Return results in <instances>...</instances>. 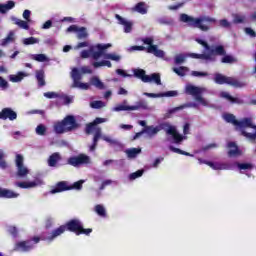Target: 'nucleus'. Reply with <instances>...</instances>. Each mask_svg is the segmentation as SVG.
<instances>
[{
    "label": "nucleus",
    "mask_w": 256,
    "mask_h": 256,
    "mask_svg": "<svg viewBox=\"0 0 256 256\" xmlns=\"http://www.w3.org/2000/svg\"><path fill=\"white\" fill-rule=\"evenodd\" d=\"M66 231H70V233H74L77 236L90 235V233H93V229H85L80 219H70V221H67L65 225H60V227L54 229L52 233L46 238V240L50 242L55 241L57 237H60Z\"/></svg>",
    "instance_id": "f257e3e1"
},
{
    "label": "nucleus",
    "mask_w": 256,
    "mask_h": 256,
    "mask_svg": "<svg viewBox=\"0 0 256 256\" xmlns=\"http://www.w3.org/2000/svg\"><path fill=\"white\" fill-rule=\"evenodd\" d=\"M223 118L225 122L235 125V128L240 130L241 135L255 141L256 126L253 124L252 118H243L242 120H237L234 114H224Z\"/></svg>",
    "instance_id": "f03ea898"
},
{
    "label": "nucleus",
    "mask_w": 256,
    "mask_h": 256,
    "mask_svg": "<svg viewBox=\"0 0 256 256\" xmlns=\"http://www.w3.org/2000/svg\"><path fill=\"white\" fill-rule=\"evenodd\" d=\"M180 22H185L188 26L192 28H199L203 32H208L211 30V24L217 22L216 18L212 16H190L186 12H182L179 18Z\"/></svg>",
    "instance_id": "7ed1b4c3"
},
{
    "label": "nucleus",
    "mask_w": 256,
    "mask_h": 256,
    "mask_svg": "<svg viewBox=\"0 0 256 256\" xmlns=\"http://www.w3.org/2000/svg\"><path fill=\"white\" fill-rule=\"evenodd\" d=\"M196 42L204 46V48L208 51L207 54H197L196 52H191L189 56L191 58H200L202 60H213V56L215 54H225V47L222 44L218 46H210L206 40H202V38H196Z\"/></svg>",
    "instance_id": "20e7f679"
},
{
    "label": "nucleus",
    "mask_w": 256,
    "mask_h": 256,
    "mask_svg": "<svg viewBox=\"0 0 256 256\" xmlns=\"http://www.w3.org/2000/svg\"><path fill=\"white\" fill-rule=\"evenodd\" d=\"M142 42L144 44H147L146 46H131L130 50H146L149 54H154V56H157L158 58H164L165 52L164 50H161L158 48L157 44H154V38L152 36H146L145 38H142Z\"/></svg>",
    "instance_id": "39448f33"
},
{
    "label": "nucleus",
    "mask_w": 256,
    "mask_h": 256,
    "mask_svg": "<svg viewBox=\"0 0 256 256\" xmlns=\"http://www.w3.org/2000/svg\"><path fill=\"white\" fill-rule=\"evenodd\" d=\"M78 127L79 122H77L75 116H66L61 122L54 124V131L56 133H65V131H73Z\"/></svg>",
    "instance_id": "423d86ee"
},
{
    "label": "nucleus",
    "mask_w": 256,
    "mask_h": 256,
    "mask_svg": "<svg viewBox=\"0 0 256 256\" xmlns=\"http://www.w3.org/2000/svg\"><path fill=\"white\" fill-rule=\"evenodd\" d=\"M85 183L84 179H80L79 181H75L73 185H68L67 181H59L56 185L51 189L50 193H62L63 191H70L71 189H83V184Z\"/></svg>",
    "instance_id": "0eeeda50"
},
{
    "label": "nucleus",
    "mask_w": 256,
    "mask_h": 256,
    "mask_svg": "<svg viewBox=\"0 0 256 256\" xmlns=\"http://www.w3.org/2000/svg\"><path fill=\"white\" fill-rule=\"evenodd\" d=\"M167 129L165 130L167 135H171L174 139V143L181 144L183 139H187V135L190 131V124H185L183 128L184 135L179 134L177 128L175 126H171V124H164Z\"/></svg>",
    "instance_id": "6e6552de"
},
{
    "label": "nucleus",
    "mask_w": 256,
    "mask_h": 256,
    "mask_svg": "<svg viewBox=\"0 0 256 256\" xmlns=\"http://www.w3.org/2000/svg\"><path fill=\"white\" fill-rule=\"evenodd\" d=\"M40 237H32L31 239H27L26 241H19L14 245L13 251H22V253H29V251H33L35 246L40 243Z\"/></svg>",
    "instance_id": "1a4fd4ad"
},
{
    "label": "nucleus",
    "mask_w": 256,
    "mask_h": 256,
    "mask_svg": "<svg viewBox=\"0 0 256 256\" xmlns=\"http://www.w3.org/2000/svg\"><path fill=\"white\" fill-rule=\"evenodd\" d=\"M214 82L216 84H229V86H233L234 88H244L246 86L245 82H240V80H237V78L224 76L220 73H216L214 75Z\"/></svg>",
    "instance_id": "9d476101"
},
{
    "label": "nucleus",
    "mask_w": 256,
    "mask_h": 256,
    "mask_svg": "<svg viewBox=\"0 0 256 256\" xmlns=\"http://www.w3.org/2000/svg\"><path fill=\"white\" fill-rule=\"evenodd\" d=\"M134 76L140 78L142 82H155L158 86L162 84L161 76L156 72L149 76L146 74L145 70L138 68L137 70H134Z\"/></svg>",
    "instance_id": "9b49d317"
},
{
    "label": "nucleus",
    "mask_w": 256,
    "mask_h": 256,
    "mask_svg": "<svg viewBox=\"0 0 256 256\" xmlns=\"http://www.w3.org/2000/svg\"><path fill=\"white\" fill-rule=\"evenodd\" d=\"M67 163L73 167H81V165H89V163H92V160L86 153H79L78 155L68 157Z\"/></svg>",
    "instance_id": "f8f14e48"
},
{
    "label": "nucleus",
    "mask_w": 256,
    "mask_h": 256,
    "mask_svg": "<svg viewBox=\"0 0 256 256\" xmlns=\"http://www.w3.org/2000/svg\"><path fill=\"white\" fill-rule=\"evenodd\" d=\"M185 93L188 94L189 96H194L195 100L202 104V106H208L207 100L203 98L202 96V89L199 88L198 86H193L192 84H188L186 86Z\"/></svg>",
    "instance_id": "ddd939ff"
},
{
    "label": "nucleus",
    "mask_w": 256,
    "mask_h": 256,
    "mask_svg": "<svg viewBox=\"0 0 256 256\" xmlns=\"http://www.w3.org/2000/svg\"><path fill=\"white\" fill-rule=\"evenodd\" d=\"M71 76L73 80L72 88H80L81 90H89L90 85L88 83L81 82L83 76L79 72V68H73L71 71Z\"/></svg>",
    "instance_id": "4468645a"
},
{
    "label": "nucleus",
    "mask_w": 256,
    "mask_h": 256,
    "mask_svg": "<svg viewBox=\"0 0 256 256\" xmlns=\"http://www.w3.org/2000/svg\"><path fill=\"white\" fill-rule=\"evenodd\" d=\"M148 104L145 102V100H140L135 104V106H124L121 104L120 106H116L114 108L115 112H122V111H128V110H148Z\"/></svg>",
    "instance_id": "2eb2a0df"
},
{
    "label": "nucleus",
    "mask_w": 256,
    "mask_h": 256,
    "mask_svg": "<svg viewBox=\"0 0 256 256\" xmlns=\"http://www.w3.org/2000/svg\"><path fill=\"white\" fill-rule=\"evenodd\" d=\"M0 120H10L13 122L14 120H17V112H14L12 108H3L0 112Z\"/></svg>",
    "instance_id": "dca6fc26"
},
{
    "label": "nucleus",
    "mask_w": 256,
    "mask_h": 256,
    "mask_svg": "<svg viewBox=\"0 0 256 256\" xmlns=\"http://www.w3.org/2000/svg\"><path fill=\"white\" fill-rule=\"evenodd\" d=\"M144 95L148 96L149 98H164V97L171 98V97L178 96V92L177 90H169L168 92H163L160 94L145 92Z\"/></svg>",
    "instance_id": "f3484780"
},
{
    "label": "nucleus",
    "mask_w": 256,
    "mask_h": 256,
    "mask_svg": "<svg viewBox=\"0 0 256 256\" xmlns=\"http://www.w3.org/2000/svg\"><path fill=\"white\" fill-rule=\"evenodd\" d=\"M227 146L229 147V150H228L229 157H238L239 155H242V151L237 145V143H235V141H229L227 143Z\"/></svg>",
    "instance_id": "a211bd4d"
},
{
    "label": "nucleus",
    "mask_w": 256,
    "mask_h": 256,
    "mask_svg": "<svg viewBox=\"0 0 256 256\" xmlns=\"http://www.w3.org/2000/svg\"><path fill=\"white\" fill-rule=\"evenodd\" d=\"M111 44H97L98 50H91V56L94 60H99L104 55V51L109 48Z\"/></svg>",
    "instance_id": "6ab92c4d"
},
{
    "label": "nucleus",
    "mask_w": 256,
    "mask_h": 256,
    "mask_svg": "<svg viewBox=\"0 0 256 256\" xmlns=\"http://www.w3.org/2000/svg\"><path fill=\"white\" fill-rule=\"evenodd\" d=\"M199 163H205L206 165H209V167H212V169H229V165L227 163H215L213 161H208L207 159H198Z\"/></svg>",
    "instance_id": "aec40b11"
},
{
    "label": "nucleus",
    "mask_w": 256,
    "mask_h": 256,
    "mask_svg": "<svg viewBox=\"0 0 256 256\" xmlns=\"http://www.w3.org/2000/svg\"><path fill=\"white\" fill-rule=\"evenodd\" d=\"M115 17L120 22V24H123L124 26V32H131L133 28V22L130 20H126V18H123L120 14H115Z\"/></svg>",
    "instance_id": "412c9836"
},
{
    "label": "nucleus",
    "mask_w": 256,
    "mask_h": 256,
    "mask_svg": "<svg viewBox=\"0 0 256 256\" xmlns=\"http://www.w3.org/2000/svg\"><path fill=\"white\" fill-rule=\"evenodd\" d=\"M43 183V181H17L16 186L21 189H30L31 187H37V185Z\"/></svg>",
    "instance_id": "4be33fe9"
},
{
    "label": "nucleus",
    "mask_w": 256,
    "mask_h": 256,
    "mask_svg": "<svg viewBox=\"0 0 256 256\" xmlns=\"http://www.w3.org/2000/svg\"><path fill=\"white\" fill-rule=\"evenodd\" d=\"M62 155L58 151L52 153L50 157H48V165L50 167H57L59 161H61Z\"/></svg>",
    "instance_id": "5701e85b"
},
{
    "label": "nucleus",
    "mask_w": 256,
    "mask_h": 256,
    "mask_svg": "<svg viewBox=\"0 0 256 256\" xmlns=\"http://www.w3.org/2000/svg\"><path fill=\"white\" fill-rule=\"evenodd\" d=\"M0 197L4 199H15L19 197V193H16L11 189H3L2 187H0Z\"/></svg>",
    "instance_id": "b1692460"
},
{
    "label": "nucleus",
    "mask_w": 256,
    "mask_h": 256,
    "mask_svg": "<svg viewBox=\"0 0 256 256\" xmlns=\"http://www.w3.org/2000/svg\"><path fill=\"white\" fill-rule=\"evenodd\" d=\"M106 122L105 118H95L93 122H90V124H87L85 127L86 133H93L94 129H96V125H99V123Z\"/></svg>",
    "instance_id": "393cba45"
},
{
    "label": "nucleus",
    "mask_w": 256,
    "mask_h": 256,
    "mask_svg": "<svg viewBox=\"0 0 256 256\" xmlns=\"http://www.w3.org/2000/svg\"><path fill=\"white\" fill-rule=\"evenodd\" d=\"M215 56H223L221 58V62L223 64H233L234 62H237V60H236V58H234V56L227 54L225 48H224V54H215Z\"/></svg>",
    "instance_id": "a878e982"
},
{
    "label": "nucleus",
    "mask_w": 256,
    "mask_h": 256,
    "mask_svg": "<svg viewBox=\"0 0 256 256\" xmlns=\"http://www.w3.org/2000/svg\"><path fill=\"white\" fill-rule=\"evenodd\" d=\"M221 97L231 102V104H244V100L241 98H234L228 92H221Z\"/></svg>",
    "instance_id": "bb28decb"
},
{
    "label": "nucleus",
    "mask_w": 256,
    "mask_h": 256,
    "mask_svg": "<svg viewBox=\"0 0 256 256\" xmlns=\"http://www.w3.org/2000/svg\"><path fill=\"white\" fill-rule=\"evenodd\" d=\"M16 2L14 0H8L6 4H0V12L1 14H6V12L11 11L14 9Z\"/></svg>",
    "instance_id": "cd10ccee"
},
{
    "label": "nucleus",
    "mask_w": 256,
    "mask_h": 256,
    "mask_svg": "<svg viewBox=\"0 0 256 256\" xmlns=\"http://www.w3.org/2000/svg\"><path fill=\"white\" fill-rule=\"evenodd\" d=\"M12 20L14 24H17L19 28H23L24 30L30 29V24L26 20H22L21 18H17L16 16H12Z\"/></svg>",
    "instance_id": "c85d7f7f"
},
{
    "label": "nucleus",
    "mask_w": 256,
    "mask_h": 256,
    "mask_svg": "<svg viewBox=\"0 0 256 256\" xmlns=\"http://www.w3.org/2000/svg\"><path fill=\"white\" fill-rule=\"evenodd\" d=\"M102 137L101 128H97L93 137V143L90 145V151H94L98 145L99 139Z\"/></svg>",
    "instance_id": "c756f323"
},
{
    "label": "nucleus",
    "mask_w": 256,
    "mask_h": 256,
    "mask_svg": "<svg viewBox=\"0 0 256 256\" xmlns=\"http://www.w3.org/2000/svg\"><path fill=\"white\" fill-rule=\"evenodd\" d=\"M90 83L92 86H95V88H98V90H105L106 86L102 80L98 76H93L90 80Z\"/></svg>",
    "instance_id": "7c9ffc66"
},
{
    "label": "nucleus",
    "mask_w": 256,
    "mask_h": 256,
    "mask_svg": "<svg viewBox=\"0 0 256 256\" xmlns=\"http://www.w3.org/2000/svg\"><path fill=\"white\" fill-rule=\"evenodd\" d=\"M36 80L38 82L39 87L46 86V80H45V72L44 70H37L36 71Z\"/></svg>",
    "instance_id": "2f4dec72"
},
{
    "label": "nucleus",
    "mask_w": 256,
    "mask_h": 256,
    "mask_svg": "<svg viewBox=\"0 0 256 256\" xmlns=\"http://www.w3.org/2000/svg\"><path fill=\"white\" fill-rule=\"evenodd\" d=\"M15 41V32L10 30L5 38L1 40V46H7L11 42Z\"/></svg>",
    "instance_id": "473e14b6"
},
{
    "label": "nucleus",
    "mask_w": 256,
    "mask_h": 256,
    "mask_svg": "<svg viewBox=\"0 0 256 256\" xmlns=\"http://www.w3.org/2000/svg\"><path fill=\"white\" fill-rule=\"evenodd\" d=\"M134 11L140 14H147L148 8L146 2H137L134 6Z\"/></svg>",
    "instance_id": "72a5a7b5"
},
{
    "label": "nucleus",
    "mask_w": 256,
    "mask_h": 256,
    "mask_svg": "<svg viewBox=\"0 0 256 256\" xmlns=\"http://www.w3.org/2000/svg\"><path fill=\"white\" fill-rule=\"evenodd\" d=\"M89 33L87 32V28L85 26H81L79 28L78 26V30H77V38L79 40H82L83 38H88Z\"/></svg>",
    "instance_id": "f704fd0d"
},
{
    "label": "nucleus",
    "mask_w": 256,
    "mask_h": 256,
    "mask_svg": "<svg viewBox=\"0 0 256 256\" xmlns=\"http://www.w3.org/2000/svg\"><path fill=\"white\" fill-rule=\"evenodd\" d=\"M110 60V58H106V60H101L100 62H93V66L94 68H100L101 66L112 68V62Z\"/></svg>",
    "instance_id": "c9c22d12"
},
{
    "label": "nucleus",
    "mask_w": 256,
    "mask_h": 256,
    "mask_svg": "<svg viewBox=\"0 0 256 256\" xmlns=\"http://www.w3.org/2000/svg\"><path fill=\"white\" fill-rule=\"evenodd\" d=\"M24 76H27L25 72H18V74H11L9 78L11 82H21Z\"/></svg>",
    "instance_id": "e433bc0d"
},
{
    "label": "nucleus",
    "mask_w": 256,
    "mask_h": 256,
    "mask_svg": "<svg viewBox=\"0 0 256 256\" xmlns=\"http://www.w3.org/2000/svg\"><path fill=\"white\" fill-rule=\"evenodd\" d=\"M30 171L27 167L24 165V161L21 162V168L19 171H17L18 177H27L29 175Z\"/></svg>",
    "instance_id": "4c0bfd02"
},
{
    "label": "nucleus",
    "mask_w": 256,
    "mask_h": 256,
    "mask_svg": "<svg viewBox=\"0 0 256 256\" xmlns=\"http://www.w3.org/2000/svg\"><path fill=\"white\" fill-rule=\"evenodd\" d=\"M128 157H137L138 153H141L140 147H132L131 149H127L126 151Z\"/></svg>",
    "instance_id": "58836bf2"
},
{
    "label": "nucleus",
    "mask_w": 256,
    "mask_h": 256,
    "mask_svg": "<svg viewBox=\"0 0 256 256\" xmlns=\"http://www.w3.org/2000/svg\"><path fill=\"white\" fill-rule=\"evenodd\" d=\"M169 149L171 151H174V153H180V155H188V156L193 157L192 153H189L188 151H184L183 149H180L179 147H174V145H170Z\"/></svg>",
    "instance_id": "ea45409f"
},
{
    "label": "nucleus",
    "mask_w": 256,
    "mask_h": 256,
    "mask_svg": "<svg viewBox=\"0 0 256 256\" xmlns=\"http://www.w3.org/2000/svg\"><path fill=\"white\" fill-rule=\"evenodd\" d=\"M236 166L240 171L253 169L254 167L253 163H240L239 161L236 162Z\"/></svg>",
    "instance_id": "a19ab883"
},
{
    "label": "nucleus",
    "mask_w": 256,
    "mask_h": 256,
    "mask_svg": "<svg viewBox=\"0 0 256 256\" xmlns=\"http://www.w3.org/2000/svg\"><path fill=\"white\" fill-rule=\"evenodd\" d=\"M95 211H96L97 215H99L100 217H106L107 216L106 209L103 205H96L95 206Z\"/></svg>",
    "instance_id": "79ce46f5"
},
{
    "label": "nucleus",
    "mask_w": 256,
    "mask_h": 256,
    "mask_svg": "<svg viewBox=\"0 0 256 256\" xmlns=\"http://www.w3.org/2000/svg\"><path fill=\"white\" fill-rule=\"evenodd\" d=\"M189 54H177L174 58L175 64H183Z\"/></svg>",
    "instance_id": "37998d69"
},
{
    "label": "nucleus",
    "mask_w": 256,
    "mask_h": 256,
    "mask_svg": "<svg viewBox=\"0 0 256 256\" xmlns=\"http://www.w3.org/2000/svg\"><path fill=\"white\" fill-rule=\"evenodd\" d=\"M144 169H138L137 171H134L133 173H130L129 179L133 181L134 179H138V177H142L144 173Z\"/></svg>",
    "instance_id": "c03bdc74"
},
{
    "label": "nucleus",
    "mask_w": 256,
    "mask_h": 256,
    "mask_svg": "<svg viewBox=\"0 0 256 256\" xmlns=\"http://www.w3.org/2000/svg\"><path fill=\"white\" fill-rule=\"evenodd\" d=\"M173 71L178 74V76H186L188 68L186 66H180L179 68H173Z\"/></svg>",
    "instance_id": "a18cd8bd"
},
{
    "label": "nucleus",
    "mask_w": 256,
    "mask_h": 256,
    "mask_svg": "<svg viewBox=\"0 0 256 256\" xmlns=\"http://www.w3.org/2000/svg\"><path fill=\"white\" fill-rule=\"evenodd\" d=\"M245 20H246V16L242 14H234V17H233L234 24H241L245 22Z\"/></svg>",
    "instance_id": "49530a36"
},
{
    "label": "nucleus",
    "mask_w": 256,
    "mask_h": 256,
    "mask_svg": "<svg viewBox=\"0 0 256 256\" xmlns=\"http://www.w3.org/2000/svg\"><path fill=\"white\" fill-rule=\"evenodd\" d=\"M39 42V38H35V36H29V38H24L23 43L26 45L37 44Z\"/></svg>",
    "instance_id": "de8ad7c7"
},
{
    "label": "nucleus",
    "mask_w": 256,
    "mask_h": 256,
    "mask_svg": "<svg viewBox=\"0 0 256 256\" xmlns=\"http://www.w3.org/2000/svg\"><path fill=\"white\" fill-rule=\"evenodd\" d=\"M7 161L5 160V153L4 151L0 150V168L6 169Z\"/></svg>",
    "instance_id": "09e8293b"
},
{
    "label": "nucleus",
    "mask_w": 256,
    "mask_h": 256,
    "mask_svg": "<svg viewBox=\"0 0 256 256\" xmlns=\"http://www.w3.org/2000/svg\"><path fill=\"white\" fill-rule=\"evenodd\" d=\"M33 59L37 62H47L48 60L46 54H34Z\"/></svg>",
    "instance_id": "8fccbe9b"
},
{
    "label": "nucleus",
    "mask_w": 256,
    "mask_h": 256,
    "mask_svg": "<svg viewBox=\"0 0 256 256\" xmlns=\"http://www.w3.org/2000/svg\"><path fill=\"white\" fill-rule=\"evenodd\" d=\"M23 161H24L23 155H21L20 153H18V154L16 155L17 171H20L21 165H22V162H23Z\"/></svg>",
    "instance_id": "3c124183"
},
{
    "label": "nucleus",
    "mask_w": 256,
    "mask_h": 256,
    "mask_svg": "<svg viewBox=\"0 0 256 256\" xmlns=\"http://www.w3.org/2000/svg\"><path fill=\"white\" fill-rule=\"evenodd\" d=\"M104 102H102L101 100H95L94 102H91L90 106L91 108L94 109H100L104 107Z\"/></svg>",
    "instance_id": "603ef678"
},
{
    "label": "nucleus",
    "mask_w": 256,
    "mask_h": 256,
    "mask_svg": "<svg viewBox=\"0 0 256 256\" xmlns=\"http://www.w3.org/2000/svg\"><path fill=\"white\" fill-rule=\"evenodd\" d=\"M46 131L47 128L44 126V124H39V126L36 128V133H38V135H45Z\"/></svg>",
    "instance_id": "864d4df0"
},
{
    "label": "nucleus",
    "mask_w": 256,
    "mask_h": 256,
    "mask_svg": "<svg viewBox=\"0 0 256 256\" xmlns=\"http://www.w3.org/2000/svg\"><path fill=\"white\" fill-rule=\"evenodd\" d=\"M104 58H110V60H114L116 62H119L121 60V56L117 54H104Z\"/></svg>",
    "instance_id": "5fc2aeb1"
},
{
    "label": "nucleus",
    "mask_w": 256,
    "mask_h": 256,
    "mask_svg": "<svg viewBox=\"0 0 256 256\" xmlns=\"http://www.w3.org/2000/svg\"><path fill=\"white\" fill-rule=\"evenodd\" d=\"M159 128H154V126H147L146 132L150 133V135H156L158 133Z\"/></svg>",
    "instance_id": "6e6d98bb"
},
{
    "label": "nucleus",
    "mask_w": 256,
    "mask_h": 256,
    "mask_svg": "<svg viewBox=\"0 0 256 256\" xmlns=\"http://www.w3.org/2000/svg\"><path fill=\"white\" fill-rule=\"evenodd\" d=\"M44 96L45 98H49V99L60 97L59 94H57V92H44Z\"/></svg>",
    "instance_id": "4d7b16f0"
},
{
    "label": "nucleus",
    "mask_w": 256,
    "mask_h": 256,
    "mask_svg": "<svg viewBox=\"0 0 256 256\" xmlns=\"http://www.w3.org/2000/svg\"><path fill=\"white\" fill-rule=\"evenodd\" d=\"M23 18H25V21L28 22V24H29V22L31 20V10H24Z\"/></svg>",
    "instance_id": "13d9d810"
},
{
    "label": "nucleus",
    "mask_w": 256,
    "mask_h": 256,
    "mask_svg": "<svg viewBox=\"0 0 256 256\" xmlns=\"http://www.w3.org/2000/svg\"><path fill=\"white\" fill-rule=\"evenodd\" d=\"M220 26H223L224 28H230L231 22H229V20H227V18H222L220 20Z\"/></svg>",
    "instance_id": "bf43d9fd"
},
{
    "label": "nucleus",
    "mask_w": 256,
    "mask_h": 256,
    "mask_svg": "<svg viewBox=\"0 0 256 256\" xmlns=\"http://www.w3.org/2000/svg\"><path fill=\"white\" fill-rule=\"evenodd\" d=\"M112 184V180L111 179H105V181H102L99 189L102 191L103 189H105L108 185Z\"/></svg>",
    "instance_id": "052dcab7"
},
{
    "label": "nucleus",
    "mask_w": 256,
    "mask_h": 256,
    "mask_svg": "<svg viewBox=\"0 0 256 256\" xmlns=\"http://www.w3.org/2000/svg\"><path fill=\"white\" fill-rule=\"evenodd\" d=\"M9 84L7 82V80H5V78H3V76H0V88L6 89L8 88Z\"/></svg>",
    "instance_id": "680f3d73"
},
{
    "label": "nucleus",
    "mask_w": 256,
    "mask_h": 256,
    "mask_svg": "<svg viewBox=\"0 0 256 256\" xmlns=\"http://www.w3.org/2000/svg\"><path fill=\"white\" fill-rule=\"evenodd\" d=\"M81 72L82 74H92L93 70L89 66H82Z\"/></svg>",
    "instance_id": "e2e57ef3"
},
{
    "label": "nucleus",
    "mask_w": 256,
    "mask_h": 256,
    "mask_svg": "<svg viewBox=\"0 0 256 256\" xmlns=\"http://www.w3.org/2000/svg\"><path fill=\"white\" fill-rule=\"evenodd\" d=\"M79 26L77 24H71V26H68L67 32H78Z\"/></svg>",
    "instance_id": "0e129e2a"
},
{
    "label": "nucleus",
    "mask_w": 256,
    "mask_h": 256,
    "mask_svg": "<svg viewBox=\"0 0 256 256\" xmlns=\"http://www.w3.org/2000/svg\"><path fill=\"white\" fill-rule=\"evenodd\" d=\"M9 233L13 237H17L19 231H18L17 227H9Z\"/></svg>",
    "instance_id": "69168bd1"
},
{
    "label": "nucleus",
    "mask_w": 256,
    "mask_h": 256,
    "mask_svg": "<svg viewBox=\"0 0 256 256\" xmlns=\"http://www.w3.org/2000/svg\"><path fill=\"white\" fill-rule=\"evenodd\" d=\"M51 26H53V20H46L43 23L42 28L48 29V28H51Z\"/></svg>",
    "instance_id": "338daca9"
},
{
    "label": "nucleus",
    "mask_w": 256,
    "mask_h": 256,
    "mask_svg": "<svg viewBox=\"0 0 256 256\" xmlns=\"http://www.w3.org/2000/svg\"><path fill=\"white\" fill-rule=\"evenodd\" d=\"M245 32H246V34H249L250 36H253V37L256 36V32H255V30H253V28L246 27Z\"/></svg>",
    "instance_id": "774afa93"
}]
</instances>
